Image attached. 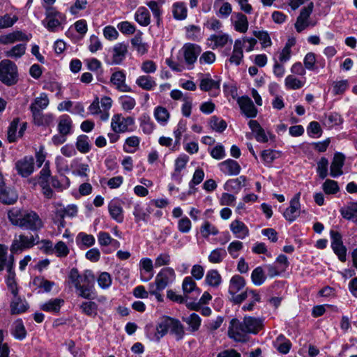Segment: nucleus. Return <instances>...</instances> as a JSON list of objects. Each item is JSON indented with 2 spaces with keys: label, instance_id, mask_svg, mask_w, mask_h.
Returning a JSON list of instances; mask_svg holds the SVG:
<instances>
[{
  "label": "nucleus",
  "instance_id": "nucleus-1",
  "mask_svg": "<svg viewBox=\"0 0 357 357\" xmlns=\"http://www.w3.org/2000/svg\"><path fill=\"white\" fill-rule=\"evenodd\" d=\"M8 218L12 225L22 229L38 231L44 227L39 215L34 211H21L13 208L8 212Z\"/></svg>",
  "mask_w": 357,
  "mask_h": 357
},
{
  "label": "nucleus",
  "instance_id": "nucleus-2",
  "mask_svg": "<svg viewBox=\"0 0 357 357\" xmlns=\"http://www.w3.org/2000/svg\"><path fill=\"white\" fill-rule=\"evenodd\" d=\"M168 331L175 336L176 340H182L185 335L184 327L180 321L169 317H164L157 324L155 335L156 340L159 341Z\"/></svg>",
  "mask_w": 357,
  "mask_h": 357
},
{
  "label": "nucleus",
  "instance_id": "nucleus-3",
  "mask_svg": "<svg viewBox=\"0 0 357 357\" xmlns=\"http://www.w3.org/2000/svg\"><path fill=\"white\" fill-rule=\"evenodd\" d=\"M44 8L45 17L42 21V24L50 32L63 30L67 22L66 15L52 6H44Z\"/></svg>",
  "mask_w": 357,
  "mask_h": 357
},
{
  "label": "nucleus",
  "instance_id": "nucleus-4",
  "mask_svg": "<svg viewBox=\"0 0 357 357\" xmlns=\"http://www.w3.org/2000/svg\"><path fill=\"white\" fill-rule=\"evenodd\" d=\"M18 79L17 68L15 63L9 59L0 62V81L7 86L17 83Z\"/></svg>",
  "mask_w": 357,
  "mask_h": 357
},
{
  "label": "nucleus",
  "instance_id": "nucleus-5",
  "mask_svg": "<svg viewBox=\"0 0 357 357\" xmlns=\"http://www.w3.org/2000/svg\"><path fill=\"white\" fill-rule=\"evenodd\" d=\"M39 243V236L38 234L35 236L31 235L30 236L21 234L18 236H15L10 246V251L12 252L22 251L29 249Z\"/></svg>",
  "mask_w": 357,
  "mask_h": 357
},
{
  "label": "nucleus",
  "instance_id": "nucleus-6",
  "mask_svg": "<svg viewBox=\"0 0 357 357\" xmlns=\"http://www.w3.org/2000/svg\"><path fill=\"white\" fill-rule=\"evenodd\" d=\"M228 336L235 342H245L248 340V333L245 328L243 321H240L238 319H232L230 321L228 328Z\"/></svg>",
  "mask_w": 357,
  "mask_h": 357
},
{
  "label": "nucleus",
  "instance_id": "nucleus-7",
  "mask_svg": "<svg viewBox=\"0 0 357 357\" xmlns=\"http://www.w3.org/2000/svg\"><path fill=\"white\" fill-rule=\"evenodd\" d=\"M135 124L133 117H123L121 114H114L111 119L112 130L116 133H123L126 132H132L131 128Z\"/></svg>",
  "mask_w": 357,
  "mask_h": 357
},
{
  "label": "nucleus",
  "instance_id": "nucleus-8",
  "mask_svg": "<svg viewBox=\"0 0 357 357\" xmlns=\"http://www.w3.org/2000/svg\"><path fill=\"white\" fill-rule=\"evenodd\" d=\"M201 52L202 48L199 45L188 43L183 45L179 53L183 57L185 63L191 69Z\"/></svg>",
  "mask_w": 357,
  "mask_h": 357
},
{
  "label": "nucleus",
  "instance_id": "nucleus-9",
  "mask_svg": "<svg viewBox=\"0 0 357 357\" xmlns=\"http://www.w3.org/2000/svg\"><path fill=\"white\" fill-rule=\"evenodd\" d=\"M175 278L174 270L172 268L166 267L160 270L155 277V282L151 284L158 287V289H165L169 283L174 281Z\"/></svg>",
  "mask_w": 357,
  "mask_h": 357
},
{
  "label": "nucleus",
  "instance_id": "nucleus-10",
  "mask_svg": "<svg viewBox=\"0 0 357 357\" xmlns=\"http://www.w3.org/2000/svg\"><path fill=\"white\" fill-rule=\"evenodd\" d=\"M15 169L18 175L27 178L34 172V159L31 155H26L17 160L15 163Z\"/></svg>",
  "mask_w": 357,
  "mask_h": 357
},
{
  "label": "nucleus",
  "instance_id": "nucleus-11",
  "mask_svg": "<svg viewBox=\"0 0 357 357\" xmlns=\"http://www.w3.org/2000/svg\"><path fill=\"white\" fill-rule=\"evenodd\" d=\"M313 3H310L307 6L301 9L298 17L295 23L296 30L300 33L305 29L309 26H314V23L311 24L309 18L313 10Z\"/></svg>",
  "mask_w": 357,
  "mask_h": 357
},
{
  "label": "nucleus",
  "instance_id": "nucleus-12",
  "mask_svg": "<svg viewBox=\"0 0 357 357\" xmlns=\"http://www.w3.org/2000/svg\"><path fill=\"white\" fill-rule=\"evenodd\" d=\"M68 278L75 289L84 282H94L95 281V277L91 271L86 270L82 275H80L75 268L70 270Z\"/></svg>",
  "mask_w": 357,
  "mask_h": 357
},
{
  "label": "nucleus",
  "instance_id": "nucleus-13",
  "mask_svg": "<svg viewBox=\"0 0 357 357\" xmlns=\"http://www.w3.org/2000/svg\"><path fill=\"white\" fill-rule=\"evenodd\" d=\"M32 38L31 34H26L22 31H15L0 36V44L10 45L16 42H28Z\"/></svg>",
  "mask_w": 357,
  "mask_h": 357
},
{
  "label": "nucleus",
  "instance_id": "nucleus-14",
  "mask_svg": "<svg viewBox=\"0 0 357 357\" xmlns=\"http://www.w3.org/2000/svg\"><path fill=\"white\" fill-rule=\"evenodd\" d=\"M300 196V192L296 193L291 199L289 206L283 213L284 218L290 222L294 221L299 215L301 209Z\"/></svg>",
  "mask_w": 357,
  "mask_h": 357
},
{
  "label": "nucleus",
  "instance_id": "nucleus-15",
  "mask_svg": "<svg viewBox=\"0 0 357 357\" xmlns=\"http://www.w3.org/2000/svg\"><path fill=\"white\" fill-rule=\"evenodd\" d=\"M8 275L6 277L5 282L8 289L13 296L19 294V287L16 281V275L13 270V257H11V261L7 266Z\"/></svg>",
  "mask_w": 357,
  "mask_h": 357
},
{
  "label": "nucleus",
  "instance_id": "nucleus-16",
  "mask_svg": "<svg viewBox=\"0 0 357 357\" xmlns=\"http://www.w3.org/2000/svg\"><path fill=\"white\" fill-rule=\"evenodd\" d=\"M29 307V303L25 298H22L19 294L13 296L10 302V312L13 315L24 313Z\"/></svg>",
  "mask_w": 357,
  "mask_h": 357
},
{
  "label": "nucleus",
  "instance_id": "nucleus-17",
  "mask_svg": "<svg viewBox=\"0 0 357 357\" xmlns=\"http://www.w3.org/2000/svg\"><path fill=\"white\" fill-rule=\"evenodd\" d=\"M229 229L238 239H244L250 235L248 227L239 220H233L229 225Z\"/></svg>",
  "mask_w": 357,
  "mask_h": 357
},
{
  "label": "nucleus",
  "instance_id": "nucleus-18",
  "mask_svg": "<svg viewBox=\"0 0 357 357\" xmlns=\"http://www.w3.org/2000/svg\"><path fill=\"white\" fill-rule=\"evenodd\" d=\"M126 77L123 71H116L112 75L110 82L119 91L131 92L132 89L126 83Z\"/></svg>",
  "mask_w": 357,
  "mask_h": 357
},
{
  "label": "nucleus",
  "instance_id": "nucleus-19",
  "mask_svg": "<svg viewBox=\"0 0 357 357\" xmlns=\"http://www.w3.org/2000/svg\"><path fill=\"white\" fill-rule=\"evenodd\" d=\"M242 112L248 118H254L257 114V109L252 100L248 96H243L238 100Z\"/></svg>",
  "mask_w": 357,
  "mask_h": 357
},
{
  "label": "nucleus",
  "instance_id": "nucleus-20",
  "mask_svg": "<svg viewBox=\"0 0 357 357\" xmlns=\"http://www.w3.org/2000/svg\"><path fill=\"white\" fill-rule=\"evenodd\" d=\"M218 167L220 171L227 176H236L241 172V166L234 160L227 159L220 163Z\"/></svg>",
  "mask_w": 357,
  "mask_h": 357
},
{
  "label": "nucleus",
  "instance_id": "nucleus-21",
  "mask_svg": "<svg viewBox=\"0 0 357 357\" xmlns=\"http://www.w3.org/2000/svg\"><path fill=\"white\" fill-rule=\"evenodd\" d=\"M243 321L248 334H257L264 326L263 319L260 318L245 317Z\"/></svg>",
  "mask_w": 357,
  "mask_h": 357
},
{
  "label": "nucleus",
  "instance_id": "nucleus-22",
  "mask_svg": "<svg viewBox=\"0 0 357 357\" xmlns=\"http://www.w3.org/2000/svg\"><path fill=\"white\" fill-rule=\"evenodd\" d=\"M345 156L341 153H336L334 155L333 161L331 165V172L330 175L336 178L341 176L343 174L342 170V167L344 165Z\"/></svg>",
  "mask_w": 357,
  "mask_h": 357
},
{
  "label": "nucleus",
  "instance_id": "nucleus-23",
  "mask_svg": "<svg viewBox=\"0 0 357 357\" xmlns=\"http://www.w3.org/2000/svg\"><path fill=\"white\" fill-rule=\"evenodd\" d=\"M231 23L234 25L235 31L244 33L249 26L247 17L241 13H236L231 18Z\"/></svg>",
  "mask_w": 357,
  "mask_h": 357
},
{
  "label": "nucleus",
  "instance_id": "nucleus-24",
  "mask_svg": "<svg viewBox=\"0 0 357 357\" xmlns=\"http://www.w3.org/2000/svg\"><path fill=\"white\" fill-rule=\"evenodd\" d=\"M141 278L143 282H148L153 276V261L149 258H143L139 261Z\"/></svg>",
  "mask_w": 357,
  "mask_h": 357
},
{
  "label": "nucleus",
  "instance_id": "nucleus-25",
  "mask_svg": "<svg viewBox=\"0 0 357 357\" xmlns=\"http://www.w3.org/2000/svg\"><path fill=\"white\" fill-rule=\"evenodd\" d=\"M166 0H150L146 3L149 8L154 18L156 20L158 26H160L162 21V6L165 3Z\"/></svg>",
  "mask_w": 357,
  "mask_h": 357
},
{
  "label": "nucleus",
  "instance_id": "nucleus-26",
  "mask_svg": "<svg viewBox=\"0 0 357 357\" xmlns=\"http://www.w3.org/2000/svg\"><path fill=\"white\" fill-rule=\"evenodd\" d=\"M128 45L124 43L116 44L112 49V61L113 64H120L126 58L128 53Z\"/></svg>",
  "mask_w": 357,
  "mask_h": 357
},
{
  "label": "nucleus",
  "instance_id": "nucleus-27",
  "mask_svg": "<svg viewBox=\"0 0 357 357\" xmlns=\"http://www.w3.org/2000/svg\"><path fill=\"white\" fill-rule=\"evenodd\" d=\"M243 41L236 40L234 44V48L229 61L230 63L239 66L243 59Z\"/></svg>",
  "mask_w": 357,
  "mask_h": 357
},
{
  "label": "nucleus",
  "instance_id": "nucleus-28",
  "mask_svg": "<svg viewBox=\"0 0 357 357\" xmlns=\"http://www.w3.org/2000/svg\"><path fill=\"white\" fill-rule=\"evenodd\" d=\"M73 121L68 115H61L59 119L58 132L61 135H70L73 132Z\"/></svg>",
  "mask_w": 357,
  "mask_h": 357
},
{
  "label": "nucleus",
  "instance_id": "nucleus-29",
  "mask_svg": "<svg viewBox=\"0 0 357 357\" xmlns=\"http://www.w3.org/2000/svg\"><path fill=\"white\" fill-rule=\"evenodd\" d=\"M189 157L185 154L180 155L176 160L174 164V172L172 174V177L174 180L178 182L181 181V172L186 167Z\"/></svg>",
  "mask_w": 357,
  "mask_h": 357
},
{
  "label": "nucleus",
  "instance_id": "nucleus-30",
  "mask_svg": "<svg viewBox=\"0 0 357 357\" xmlns=\"http://www.w3.org/2000/svg\"><path fill=\"white\" fill-rule=\"evenodd\" d=\"M108 210L112 218L119 223L123 221V208L117 200H112L108 205Z\"/></svg>",
  "mask_w": 357,
  "mask_h": 357
},
{
  "label": "nucleus",
  "instance_id": "nucleus-31",
  "mask_svg": "<svg viewBox=\"0 0 357 357\" xmlns=\"http://www.w3.org/2000/svg\"><path fill=\"white\" fill-rule=\"evenodd\" d=\"M17 192L10 188H0V202L5 204H13L17 200Z\"/></svg>",
  "mask_w": 357,
  "mask_h": 357
},
{
  "label": "nucleus",
  "instance_id": "nucleus-32",
  "mask_svg": "<svg viewBox=\"0 0 357 357\" xmlns=\"http://www.w3.org/2000/svg\"><path fill=\"white\" fill-rule=\"evenodd\" d=\"M94 282H84L77 287L76 290L79 297L84 299H94L96 294L93 287Z\"/></svg>",
  "mask_w": 357,
  "mask_h": 357
},
{
  "label": "nucleus",
  "instance_id": "nucleus-33",
  "mask_svg": "<svg viewBox=\"0 0 357 357\" xmlns=\"http://www.w3.org/2000/svg\"><path fill=\"white\" fill-rule=\"evenodd\" d=\"M135 21L142 26H147L151 23V15L144 6L139 7L135 13Z\"/></svg>",
  "mask_w": 357,
  "mask_h": 357
},
{
  "label": "nucleus",
  "instance_id": "nucleus-34",
  "mask_svg": "<svg viewBox=\"0 0 357 357\" xmlns=\"http://www.w3.org/2000/svg\"><path fill=\"white\" fill-rule=\"evenodd\" d=\"M245 285V279L239 275H235L230 279L228 291L231 296L234 295L242 290Z\"/></svg>",
  "mask_w": 357,
  "mask_h": 357
},
{
  "label": "nucleus",
  "instance_id": "nucleus-35",
  "mask_svg": "<svg viewBox=\"0 0 357 357\" xmlns=\"http://www.w3.org/2000/svg\"><path fill=\"white\" fill-rule=\"evenodd\" d=\"M172 12L176 20H184L188 16V8L184 2L176 1L172 4Z\"/></svg>",
  "mask_w": 357,
  "mask_h": 357
},
{
  "label": "nucleus",
  "instance_id": "nucleus-36",
  "mask_svg": "<svg viewBox=\"0 0 357 357\" xmlns=\"http://www.w3.org/2000/svg\"><path fill=\"white\" fill-rule=\"evenodd\" d=\"M274 347L281 354H287L291 348V342L284 335H279L273 342Z\"/></svg>",
  "mask_w": 357,
  "mask_h": 357
},
{
  "label": "nucleus",
  "instance_id": "nucleus-37",
  "mask_svg": "<svg viewBox=\"0 0 357 357\" xmlns=\"http://www.w3.org/2000/svg\"><path fill=\"white\" fill-rule=\"evenodd\" d=\"M63 303V299L56 298L41 304L40 308L47 312L58 313Z\"/></svg>",
  "mask_w": 357,
  "mask_h": 357
},
{
  "label": "nucleus",
  "instance_id": "nucleus-38",
  "mask_svg": "<svg viewBox=\"0 0 357 357\" xmlns=\"http://www.w3.org/2000/svg\"><path fill=\"white\" fill-rule=\"evenodd\" d=\"M76 243L79 248L86 249L93 246L96 243V239L92 234L79 232L76 237Z\"/></svg>",
  "mask_w": 357,
  "mask_h": 357
},
{
  "label": "nucleus",
  "instance_id": "nucleus-39",
  "mask_svg": "<svg viewBox=\"0 0 357 357\" xmlns=\"http://www.w3.org/2000/svg\"><path fill=\"white\" fill-rule=\"evenodd\" d=\"M220 81L213 79L209 74L205 75L204 77L200 79L199 88L204 91H209L212 89H220Z\"/></svg>",
  "mask_w": 357,
  "mask_h": 357
},
{
  "label": "nucleus",
  "instance_id": "nucleus-40",
  "mask_svg": "<svg viewBox=\"0 0 357 357\" xmlns=\"http://www.w3.org/2000/svg\"><path fill=\"white\" fill-rule=\"evenodd\" d=\"M33 123L38 126H48L53 119L51 114H44L43 111H31Z\"/></svg>",
  "mask_w": 357,
  "mask_h": 357
},
{
  "label": "nucleus",
  "instance_id": "nucleus-41",
  "mask_svg": "<svg viewBox=\"0 0 357 357\" xmlns=\"http://www.w3.org/2000/svg\"><path fill=\"white\" fill-rule=\"evenodd\" d=\"M50 100L45 93H42L36 98L30 105L31 111H43L48 106Z\"/></svg>",
  "mask_w": 357,
  "mask_h": 357
},
{
  "label": "nucleus",
  "instance_id": "nucleus-42",
  "mask_svg": "<svg viewBox=\"0 0 357 357\" xmlns=\"http://www.w3.org/2000/svg\"><path fill=\"white\" fill-rule=\"evenodd\" d=\"M26 50L25 43L17 44L10 50L5 51L4 54L6 57L17 60L24 55Z\"/></svg>",
  "mask_w": 357,
  "mask_h": 357
},
{
  "label": "nucleus",
  "instance_id": "nucleus-43",
  "mask_svg": "<svg viewBox=\"0 0 357 357\" xmlns=\"http://www.w3.org/2000/svg\"><path fill=\"white\" fill-rule=\"evenodd\" d=\"M205 282L208 286L216 288L221 284L222 277L217 270H209L206 273Z\"/></svg>",
  "mask_w": 357,
  "mask_h": 357
},
{
  "label": "nucleus",
  "instance_id": "nucleus-44",
  "mask_svg": "<svg viewBox=\"0 0 357 357\" xmlns=\"http://www.w3.org/2000/svg\"><path fill=\"white\" fill-rule=\"evenodd\" d=\"M136 84L146 91H151L156 86L154 78L149 75L139 76L136 79Z\"/></svg>",
  "mask_w": 357,
  "mask_h": 357
},
{
  "label": "nucleus",
  "instance_id": "nucleus-45",
  "mask_svg": "<svg viewBox=\"0 0 357 357\" xmlns=\"http://www.w3.org/2000/svg\"><path fill=\"white\" fill-rule=\"evenodd\" d=\"M52 219L53 222L63 226V222L65 218L64 206L59 202L52 203Z\"/></svg>",
  "mask_w": 357,
  "mask_h": 357
},
{
  "label": "nucleus",
  "instance_id": "nucleus-46",
  "mask_svg": "<svg viewBox=\"0 0 357 357\" xmlns=\"http://www.w3.org/2000/svg\"><path fill=\"white\" fill-rule=\"evenodd\" d=\"M340 213L344 218L357 223V202H351L347 207L342 208Z\"/></svg>",
  "mask_w": 357,
  "mask_h": 357
},
{
  "label": "nucleus",
  "instance_id": "nucleus-47",
  "mask_svg": "<svg viewBox=\"0 0 357 357\" xmlns=\"http://www.w3.org/2000/svg\"><path fill=\"white\" fill-rule=\"evenodd\" d=\"M305 78L298 79L293 75L286 77L284 84L287 89L290 90H298L301 89L305 84Z\"/></svg>",
  "mask_w": 357,
  "mask_h": 357
},
{
  "label": "nucleus",
  "instance_id": "nucleus-48",
  "mask_svg": "<svg viewBox=\"0 0 357 357\" xmlns=\"http://www.w3.org/2000/svg\"><path fill=\"white\" fill-rule=\"evenodd\" d=\"M208 40H211L214 44L212 46L213 49L218 47H222L227 45L228 42L232 43V39L227 33H218L213 34L210 36Z\"/></svg>",
  "mask_w": 357,
  "mask_h": 357
},
{
  "label": "nucleus",
  "instance_id": "nucleus-49",
  "mask_svg": "<svg viewBox=\"0 0 357 357\" xmlns=\"http://www.w3.org/2000/svg\"><path fill=\"white\" fill-rule=\"evenodd\" d=\"M245 177L244 176H241L238 178L228 180L225 183L224 188L227 191L238 192L242 186L245 185Z\"/></svg>",
  "mask_w": 357,
  "mask_h": 357
},
{
  "label": "nucleus",
  "instance_id": "nucleus-50",
  "mask_svg": "<svg viewBox=\"0 0 357 357\" xmlns=\"http://www.w3.org/2000/svg\"><path fill=\"white\" fill-rule=\"evenodd\" d=\"M154 117L155 120L162 126H165L170 117L168 110L162 106H158L154 109Z\"/></svg>",
  "mask_w": 357,
  "mask_h": 357
},
{
  "label": "nucleus",
  "instance_id": "nucleus-51",
  "mask_svg": "<svg viewBox=\"0 0 357 357\" xmlns=\"http://www.w3.org/2000/svg\"><path fill=\"white\" fill-rule=\"evenodd\" d=\"M52 186L59 192H62L63 190L68 188L70 185V181L68 177L62 176L61 180H59L56 176H52L50 178Z\"/></svg>",
  "mask_w": 357,
  "mask_h": 357
},
{
  "label": "nucleus",
  "instance_id": "nucleus-52",
  "mask_svg": "<svg viewBox=\"0 0 357 357\" xmlns=\"http://www.w3.org/2000/svg\"><path fill=\"white\" fill-rule=\"evenodd\" d=\"M81 312L89 316L95 317L98 314V304L93 301H85L79 305Z\"/></svg>",
  "mask_w": 357,
  "mask_h": 357
},
{
  "label": "nucleus",
  "instance_id": "nucleus-53",
  "mask_svg": "<svg viewBox=\"0 0 357 357\" xmlns=\"http://www.w3.org/2000/svg\"><path fill=\"white\" fill-rule=\"evenodd\" d=\"M182 289L185 294L195 292L196 295L198 296L201 293L200 289L197 287L196 282L193 280L192 278L190 276L184 278L182 284Z\"/></svg>",
  "mask_w": 357,
  "mask_h": 357
},
{
  "label": "nucleus",
  "instance_id": "nucleus-54",
  "mask_svg": "<svg viewBox=\"0 0 357 357\" xmlns=\"http://www.w3.org/2000/svg\"><path fill=\"white\" fill-rule=\"evenodd\" d=\"M140 138L137 136H131L126 138L123 145V151L128 153H133L139 148Z\"/></svg>",
  "mask_w": 357,
  "mask_h": 357
},
{
  "label": "nucleus",
  "instance_id": "nucleus-55",
  "mask_svg": "<svg viewBox=\"0 0 357 357\" xmlns=\"http://www.w3.org/2000/svg\"><path fill=\"white\" fill-rule=\"evenodd\" d=\"M280 156V152L273 149L264 150L261 153L262 161L267 166H270Z\"/></svg>",
  "mask_w": 357,
  "mask_h": 357
},
{
  "label": "nucleus",
  "instance_id": "nucleus-56",
  "mask_svg": "<svg viewBox=\"0 0 357 357\" xmlns=\"http://www.w3.org/2000/svg\"><path fill=\"white\" fill-rule=\"evenodd\" d=\"M76 149L82 153H87L91 150L89 137L85 135H80L77 137L75 143Z\"/></svg>",
  "mask_w": 357,
  "mask_h": 357
},
{
  "label": "nucleus",
  "instance_id": "nucleus-57",
  "mask_svg": "<svg viewBox=\"0 0 357 357\" xmlns=\"http://www.w3.org/2000/svg\"><path fill=\"white\" fill-rule=\"evenodd\" d=\"M324 124L328 127L332 128L335 126H338L342 123L341 116L335 112H331L325 114L323 119Z\"/></svg>",
  "mask_w": 357,
  "mask_h": 357
},
{
  "label": "nucleus",
  "instance_id": "nucleus-58",
  "mask_svg": "<svg viewBox=\"0 0 357 357\" xmlns=\"http://www.w3.org/2000/svg\"><path fill=\"white\" fill-rule=\"evenodd\" d=\"M139 126L143 132L150 135L153 132L155 126L148 114H143L139 119Z\"/></svg>",
  "mask_w": 357,
  "mask_h": 357
},
{
  "label": "nucleus",
  "instance_id": "nucleus-59",
  "mask_svg": "<svg viewBox=\"0 0 357 357\" xmlns=\"http://www.w3.org/2000/svg\"><path fill=\"white\" fill-rule=\"evenodd\" d=\"M183 321L185 322L192 332L198 331L201 325V318L196 313H192L189 317H183Z\"/></svg>",
  "mask_w": 357,
  "mask_h": 357
},
{
  "label": "nucleus",
  "instance_id": "nucleus-60",
  "mask_svg": "<svg viewBox=\"0 0 357 357\" xmlns=\"http://www.w3.org/2000/svg\"><path fill=\"white\" fill-rule=\"evenodd\" d=\"M200 233L202 236L206 238L210 235L216 236L219 234L218 229L208 221H204L200 227Z\"/></svg>",
  "mask_w": 357,
  "mask_h": 357
},
{
  "label": "nucleus",
  "instance_id": "nucleus-61",
  "mask_svg": "<svg viewBox=\"0 0 357 357\" xmlns=\"http://www.w3.org/2000/svg\"><path fill=\"white\" fill-rule=\"evenodd\" d=\"M185 36L192 40H199L202 38L201 28L196 25H188L185 26Z\"/></svg>",
  "mask_w": 357,
  "mask_h": 357
},
{
  "label": "nucleus",
  "instance_id": "nucleus-62",
  "mask_svg": "<svg viewBox=\"0 0 357 357\" xmlns=\"http://www.w3.org/2000/svg\"><path fill=\"white\" fill-rule=\"evenodd\" d=\"M131 45L140 55L146 54L148 51V45L146 43H143L140 35H137L132 38Z\"/></svg>",
  "mask_w": 357,
  "mask_h": 357
},
{
  "label": "nucleus",
  "instance_id": "nucleus-63",
  "mask_svg": "<svg viewBox=\"0 0 357 357\" xmlns=\"http://www.w3.org/2000/svg\"><path fill=\"white\" fill-rule=\"evenodd\" d=\"M12 334L15 338L20 340L26 337V331L22 319H17L14 322Z\"/></svg>",
  "mask_w": 357,
  "mask_h": 357
},
{
  "label": "nucleus",
  "instance_id": "nucleus-64",
  "mask_svg": "<svg viewBox=\"0 0 357 357\" xmlns=\"http://www.w3.org/2000/svg\"><path fill=\"white\" fill-rule=\"evenodd\" d=\"M149 213L150 211H146L140 204H137L134 206L133 215L136 222L140 221L146 222L149 218Z\"/></svg>",
  "mask_w": 357,
  "mask_h": 357
}]
</instances>
